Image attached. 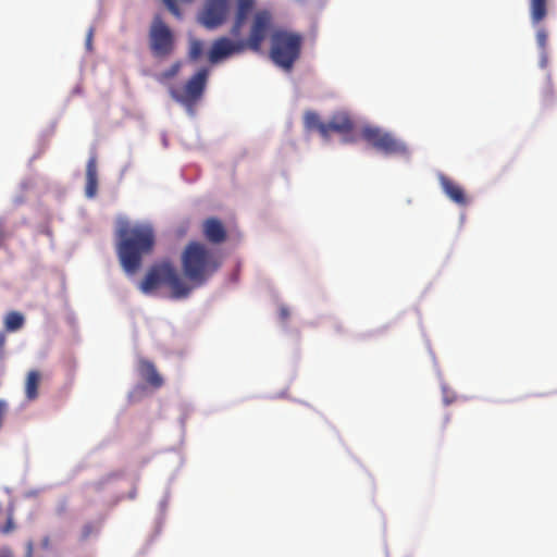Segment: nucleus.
I'll use <instances>...</instances> for the list:
<instances>
[{
	"instance_id": "nucleus-1",
	"label": "nucleus",
	"mask_w": 557,
	"mask_h": 557,
	"mask_svg": "<svg viewBox=\"0 0 557 557\" xmlns=\"http://www.w3.org/2000/svg\"><path fill=\"white\" fill-rule=\"evenodd\" d=\"M184 277L171 261L153 264L140 282L139 288L149 294L164 285L175 299L187 298L194 288L205 285L221 268V255L197 240L189 242L181 255Z\"/></svg>"
},
{
	"instance_id": "nucleus-2",
	"label": "nucleus",
	"mask_w": 557,
	"mask_h": 557,
	"mask_svg": "<svg viewBox=\"0 0 557 557\" xmlns=\"http://www.w3.org/2000/svg\"><path fill=\"white\" fill-rule=\"evenodd\" d=\"M117 256L122 268L127 274L136 273L144 255H148L154 247L156 236L149 224H134L123 222L117 228Z\"/></svg>"
},
{
	"instance_id": "nucleus-3",
	"label": "nucleus",
	"mask_w": 557,
	"mask_h": 557,
	"mask_svg": "<svg viewBox=\"0 0 557 557\" xmlns=\"http://www.w3.org/2000/svg\"><path fill=\"white\" fill-rule=\"evenodd\" d=\"M302 37L286 30H276L271 37L272 61L285 71H290L300 57Z\"/></svg>"
},
{
	"instance_id": "nucleus-4",
	"label": "nucleus",
	"mask_w": 557,
	"mask_h": 557,
	"mask_svg": "<svg viewBox=\"0 0 557 557\" xmlns=\"http://www.w3.org/2000/svg\"><path fill=\"white\" fill-rule=\"evenodd\" d=\"M209 77L208 69H200L186 83L178 87H171L170 95L173 100L193 113L202 99Z\"/></svg>"
},
{
	"instance_id": "nucleus-5",
	"label": "nucleus",
	"mask_w": 557,
	"mask_h": 557,
	"mask_svg": "<svg viewBox=\"0 0 557 557\" xmlns=\"http://www.w3.org/2000/svg\"><path fill=\"white\" fill-rule=\"evenodd\" d=\"M361 137L373 149L386 156H407L409 153L406 143L382 128L366 126L362 128Z\"/></svg>"
},
{
	"instance_id": "nucleus-6",
	"label": "nucleus",
	"mask_w": 557,
	"mask_h": 557,
	"mask_svg": "<svg viewBox=\"0 0 557 557\" xmlns=\"http://www.w3.org/2000/svg\"><path fill=\"white\" fill-rule=\"evenodd\" d=\"M149 46L156 58H166L174 50V35L159 15L153 18L150 26Z\"/></svg>"
},
{
	"instance_id": "nucleus-7",
	"label": "nucleus",
	"mask_w": 557,
	"mask_h": 557,
	"mask_svg": "<svg viewBox=\"0 0 557 557\" xmlns=\"http://www.w3.org/2000/svg\"><path fill=\"white\" fill-rule=\"evenodd\" d=\"M272 24V15L268 10L258 11L252 18L249 36L245 42V49L259 51Z\"/></svg>"
},
{
	"instance_id": "nucleus-8",
	"label": "nucleus",
	"mask_w": 557,
	"mask_h": 557,
	"mask_svg": "<svg viewBox=\"0 0 557 557\" xmlns=\"http://www.w3.org/2000/svg\"><path fill=\"white\" fill-rule=\"evenodd\" d=\"M228 13V0H206L199 13V22L209 29L221 26Z\"/></svg>"
},
{
	"instance_id": "nucleus-9",
	"label": "nucleus",
	"mask_w": 557,
	"mask_h": 557,
	"mask_svg": "<svg viewBox=\"0 0 557 557\" xmlns=\"http://www.w3.org/2000/svg\"><path fill=\"white\" fill-rule=\"evenodd\" d=\"M244 50V40L233 41L227 37H220L213 41L208 59L212 64H215L231 55L242 53Z\"/></svg>"
},
{
	"instance_id": "nucleus-10",
	"label": "nucleus",
	"mask_w": 557,
	"mask_h": 557,
	"mask_svg": "<svg viewBox=\"0 0 557 557\" xmlns=\"http://www.w3.org/2000/svg\"><path fill=\"white\" fill-rule=\"evenodd\" d=\"M202 232L206 239L212 244H221L227 238L226 228L216 218L207 219L202 224Z\"/></svg>"
},
{
	"instance_id": "nucleus-11",
	"label": "nucleus",
	"mask_w": 557,
	"mask_h": 557,
	"mask_svg": "<svg viewBox=\"0 0 557 557\" xmlns=\"http://www.w3.org/2000/svg\"><path fill=\"white\" fill-rule=\"evenodd\" d=\"M354 129V122L348 113L337 112L332 115L326 123V139L330 138L331 133H338L342 135L349 134Z\"/></svg>"
},
{
	"instance_id": "nucleus-12",
	"label": "nucleus",
	"mask_w": 557,
	"mask_h": 557,
	"mask_svg": "<svg viewBox=\"0 0 557 557\" xmlns=\"http://www.w3.org/2000/svg\"><path fill=\"white\" fill-rule=\"evenodd\" d=\"M137 371L140 377L151 387L160 388L163 385V379L151 361L140 358L138 360Z\"/></svg>"
},
{
	"instance_id": "nucleus-13",
	"label": "nucleus",
	"mask_w": 557,
	"mask_h": 557,
	"mask_svg": "<svg viewBox=\"0 0 557 557\" xmlns=\"http://www.w3.org/2000/svg\"><path fill=\"white\" fill-rule=\"evenodd\" d=\"M236 14L235 21L232 27V34L238 36L240 30L255 8V0H236Z\"/></svg>"
},
{
	"instance_id": "nucleus-14",
	"label": "nucleus",
	"mask_w": 557,
	"mask_h": 557,
	"mask_svg": "<svg viewBox=\"0 0 557 557\" xmlns=\"http://www.w3.org/2000/svg\"><path fill=\"white\" fill-rule=\"evenodd\" d=\"M441 178L445 194L457 205L466 206L468 200L462 187L447 176H441Z\"/></svg>"
},
{
	"instance_id": "nucleus-15",
	"label": "nucleus",
	"mask_w": 557,
	"mask_h": 557,
	"mask_svg": "<svg viewBox=\"0 0 557 557\" xmlns=\"http://www.w3.org/2000/svg\"><path fill=\"white\" fill-rule=\"evenodd\" d=\"M548 14V0H530V18L533 25H539Z\"/></svg>"
},
{
	"instance_id": "nucleus-16",
	"label": "nucleus",
	"mask_w": 557,
	"mask_h": 557,
	"mask_svg": "<svg viewBox=\"0 0 557 557\" xmlns=\"http://www.w3.org/2000/svg\"><path fill=\"white\" fill-rule=\"evenodd\" d=\"M40 372L37 370H30L27 373L25 380V396L27 400L32 401L38 397V388L40 384Z\"/></svg>"
},
{
	"instance_id": "nucleus-17",
	"label": "nucleus",
	"mask_w": 557,
	"mask_h": 557,
	"mask_svg": "<svg viewBox=\"0 0 557 557\" xmlns=\"http://www.w3.org/2000/svg\"><path fill=\"white\" fill-rule=\"evenodd\" d=\"M304 125L308 131H318L326 139V123L321 121L318 113L307 111L304 115Z\"/></svg>"
},
{
	"instance_id": "nucleus-18",
	"label": "nucleus",
	"mask_w": 557,
	"mask_h": 557,
	"mask_svg": "<svg viewBox=\"0 0 557 557\" xmlns=\"http://www.w3.org/2000/svg\"><path fill=\"white\" fill-rule=\"evenodd\" d=\"M25 323L24 315L18 311H10L4 318V329L7 332H16Z\"/></svg>"
},
{
	"instance_id": "nucleus-19",
	"label": "nucleus",
	"mask_w": 557,
	"mask_h": 557,
	"mask_svg": "<svg viewBox=\"0 0 557 557\" xmlns=\"http://www.w3.org/2000/svg\"><path fill=\"white\" fill-rule=\"evenodd\" d=\"M535 38H536V44H537L539 48L541 49L540 64L542 67H545L547 65V61H548L547 52H546L547 40H548L547 30L544 27H539L536 30Z\"/></svg>"
},
{
	"instance_id": "nucleus-20",
	"label": "nucleus",
	"mask_w": 557,
	"mask_h": 557,
	"mask_svg": "<svg viewBox=\"0 0 557 557\" xmlns=\"http://www.w3.org/2000/svg\"><path fill=\"white\" fill-rule=\"evenodd\" d=\"M203 54V42L199 39L193 38L189 41L188 57L191 61H198Z\"/></svg>"
},
{
	"instance_id": "nucleus-21",
	"label": "nucleus",
	"mask_w": 557,
	"mask_h": 557,
	"mask_svg": "<svg viewBox=\"0 0 557 557\" xmlns=\"http://www.w3.org/2000/svg\"><path fill=\"white\" fill-rule=\"evenodd\" d=\"M181 70V63L175 62L173 63L168 70L163 71L162 73L158 74L157 79L160 83H165L166 81L173 78L178 74Z\"/></svg>"
},
{
	"instance_id": "nucleus-22",
	"label": "nucleus",
	"mask_w": 557,
	"mask_h": 557,
	"mask_svg": "<svg viewBox=\"0 0 557 557\" xmlns=\"http://www.w3.org/2000/svg\"><path fill=\"white\" fill-rule=\"evenodd\" d=\"M98 181L97 176H87L85 194L88 198H94L97 195Z\"/></svg>"
},
{
	"instance_id": "nucleus-23",
	"label": "nucleus",
	"mask_w": 557,
	"mask_h": 557,
	"mask_svg": "<svg viewBox=\"0 0 557 557\" xmlns=\"http://www.w3.org/2000/svg\"><path fill=\"white\" fill-rule=\"evenodd\" d=\"M166 5L168 10L175 15L176 17H181V10L178 3H188L193 0H162Z\"/></svg>"
},
{
	"instance_id": "nucleus-24",
	"label": "nucleus",
	"mask_w": 557,
	"mask_h": 557,
	"mask_svg": "<svg viewBox=\"0 0 557 557\" xmlns=\"http://www.w3.org/2000/svg\"><path fill=\"white\" fill-rule=\"evenodd\" d=\"M15 530V523L13 519V513L10 512L7 519V522L3 527L0 528V532L3 534H9Z\"/></svg>"
},
{
	"instance_id": "nucleus-25",
	"label": "nucleus",
	"mask_w": 557,
	"mask_h": 557,
	"mask_svg": "<svg viewBox=\"0 0 557 557\" xmlns=\"http://www.w3.org/2000/svg\"><path fill=\"white\" fill-rule=\"evenodd\" d=\"M97 173V157L96 154H91L86 166V174H96Z\"/></svg>"
},
{
	"instance_id": "nucleus-26",
	"label": "nucleus",
	"mask_w": 557,
	"mask_h": 557,
	"mask_svg": "<svg viewBox=\"0 0 557 557\" xmlns=\"http://www.w3.org/2000/svg\"><path fill=\"white\" fill-rule=\"evenodd\" d=\"M95 532V525L92 523H86L82 529V540H87Z\"/></svg>"
},
{
	"instance_id": "nucleus-27",
	"label": "nucleus",
	"mask_w": 557,
	"mask_h": 557,
	"mask_svg": "<svg viewBox=\"0 0 557 557\" xmlns=\"http://www.w3.org/2000/svg\"><path fill=\"white\" fill-rule=\"evenodd\" d=\"M8 403L4 399H0V429L3 425L4 417L8 412Z\"/></svg>"
},
{
	"instance_id": "nucleus-28",
	"label": "nucleus",
	"mask_w": 557,
	"mask_h": 557,
	"mask_svg": "<svg viewBox=\"0 0 557 557\" xmlns=\"http://www.w3.org/2000/svg\"><path fill=\"white\" fill-rule=\"evenodd\" d=\"M5 343H7V336H5V333L4 332H1L0 333V357L2 356L3 354V349H4V346H5Z\"/></svg>"
},
{
	"instance_id": "nucleus-29",
	"label": "nucleus",
	"mask_w": 557,
	"mask_h": 557,
	"mask_svg": "<svg viewBox=\"0 0 557 557\" xmlns=\"http://www.w3.org/2000/svg\"><path fill=\"white\" fill-rule=\"evenodd\" d=\"M33 556V543L29 542L27 544V554H26V557H32Z\"/></svg>"
},
{
	"instance_id": "nucleus-30",
	"label": "nucleus",
	"mask_w": 557,
	"mask_h": 557,
	"mask_svg": "<svg viewBox=\"0 0 557 557\" xmlns=\"http://www.w3.org/2000/svg\"><path fill=\"white\" fill-rule=\"evenodd\" d=\"M91 37H92V32L90 30L88 34V37H87V46L88 47L91 45Z\"/></svg>"
},
{
	"instance_id": "nucleus-31",
	"label": "nucleus",
	"mask_w": 557,
	"mask_h": 557,
	"mask_svg": "<svg viewBox=\"0 0 557 557\" xmlns=\"http://www.w3.org/2000/svg\"><path fill=\"white\" fill-rule=\"evenodd\" d=\"M281 315H282L283 318H287V315H288L287 310H286V309H281Z\"/></svg>"
}]
</instances>
